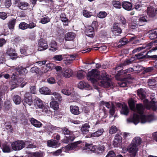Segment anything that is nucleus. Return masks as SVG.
Returning <instances> with one entry per match:
<instances>
[{
	"label": "nucleus",
	"instance_id": "1",
	"mask_svg": "<svg viewBox=\"0 0 157 157\" xmlns=\"http://www.w3.org/2000/svg\"><path fill=\"white\" fill-rule=\"evenodd\" d=\"M156 99H153L150 103L147 99H145L144 100V106L141 104L136 105L135 107L134 101L132 99L128 101V104L131 110L134 112L133 115L127 119L128 123H133L136 125L138 123L144 124L147 122H151L156 119V118L152 114L145 115L143 114L145 108L148 109H151L153 111H155L157 109V106L155 105Z\"/></svg>",
	"mask_w": 157,
	"mask_h": 157
},
{
	"label": "nucleus",
	"instance_id": "2",
	"mask_svg": "<svg viewBox=\"0 0 157 157\" xmlns=\"http://www.w3.org/2000/svg\"><path fill=\"white\" fill-rule=\"evenodd\" d=\"M99 72L97 70L93 69L89 71L87 75V79L93 83H95L99 81V85L105 88L112 87L113 83L109 80V76L106 73L103 71L99 76Z\"/></svg>",
	"mask_w": 157,
	"mask_h": 157
},
{
	"label": "nucleus",
	"instance_id": "3",
	"mask_svg": "<svg viewBox=\"0 0 157 157\" xmlns=\"http://www.w3.org/2000/svg\"><path fill=\"white\" fill-rule=\"evenodd\" d=\"M29 67V66H27L25 68L21 67V68H19L17 67H11L10 70L12 72H13L11 78H14L15 77H13V76L15 77L18 74L22 75L27 73L28 71L26 68Z\"/></svg>",
	"mask_w": 157,
	"mask_h": 157
},
{
	"label": "nucleus",
	"instance_id": "4",
	"mask_svg": "<svg viewBox=\"0 0 157 157\" xmlns=\"http://www.w3.org/2000/svg\"><path fill=\"white\" fill-rule=\"evenodd\" d=\"M63 133L66 135H69V136L66 137V139L67 140V142H69L71 141L74 140L75 137L77 136L76 135V134H78L79 132H78L76 131V132H74L73 134H72V132H70V131L66 128H63L62 129Z\"/></svg>",
	"mask_w": 157,
	"mask_h": 157
},
{
	"label": "nucleus",
	"instance_id": "5",
	"mask_svg": "<svg viewBox=\"0 0 157 157\" xmlns=\"http://www.w3.org/2000/svg\"><path fill=\"white\" fill-rule=\"evenodd\" d=\"M83 143L82 141H78L71 144H69L65 147L63 149L66 152H68L69 151L73 150L76 148L80 147Z\"/></svg>",
	"mask_w": 157,
	"mask_h": 157
},
{
	"label": "nucleus",
	"instance_id": "6",
	"mask_svg": "<svg viewBox=\"0 0 157 157\" xmlns=\"http://www.w3.org/2000/svg\"><path fill=\"white\" fill-rule=\"evenodd\" d=\"M25 142L22 140H18L13 142L11 144L12 149L15 151L20 150L24 148Z\"/></svg>",
	"mask_w": 157,
	"mask_h": 157
},
{
	"label": "nucleus",
	"instance_id": "7",
	"mask_svg": "<svg viewBox=\"0 0 157 157\" xmlns=\"http://www.w3.org/2000/svg\"><path fill=\"white\" fill-rule=\"evenodd\" d=\"M127 151L131 157H134L138 151V148L132 144L127 147Z\"/></svg>",
	"mask_w": 157,
	"mask_h": 157
},
{
	"label": "nucleus",
	"instance_id": "8",
	"mask_svg": "<svg viewBox=\"0 0 157 157\" xmlns=\"http://www.w3.org/2000/svg\"><path fill=\"white\" fill-rule=\"evenodd\" d=\"M38 48L39 51H42L47 49L48 48L46 41L43 39H40L38 42Z\"/></svg>",
	"mask_w": 157,
	"mask_h": 157
},
{
	"label": "nucleus",
	"instance_id": "9",
	"mask_svg": "<svg viewBox=\"0 0 157 157\" xmlns=\"http://www.w3.org/2000/svg\"><path fill=\"white\" fill-rule=\"evenodd\" d=\"M33 102L32 96L29 93H25L23 102L24 105H25L26 104H27L29 105H31Z\"/></svg>",
	"mask_w": 157,
	"mask_h": 157
},
{
	"label": "nucleus",
	"instance_id": "10",
	"mask_svg": "<svg viewBox=\"0 0 157 157\" xmlns=\"http://www.w3.org/2000/svg\"><path fill=\"white\" fill-rule=\"evenodd\" d=\"M34 105L36 109H43L44 105L42 101L38 97H36L34 100Z\"/></svg>",
	"mask_w": 157,
	"mask_h": 157
},
{
	"label": "nucleus",
	"instance_id": "11",
	"mask_svg": "<svg viewBox=\"0 0 157 157\" xmlns=\"http://www.w3.org/2000/svg\"><path fill=\"white\" fill-rule=\"evenodd\" d=\"M119 26V24L118 23L114 24L113 27L111 29L112 32L114 34L118 35L121 33L122 30Z\"/></svg>",
	"mask_w": 157,
	"mask_h": 157
},
{
	"label": "nucleus",
	"instance_id": "12",
	"mask_svg": "<svg viewBox=\"0 0 157 157\" xmlns=\"http://www.w3.org/2000/svg\"><path fill=\"white\" fill-rule=\"evenodd\" d=\"M6 54L9 56L13 59L17 58V54L15 49L10 48L7 49L6 52Z\"/></svg>",
	"mask_w": 157,
	"mask_h": 157
},
{
	"label": "nucleus",
	"instance_id": "13",
	"mask_svg": "<svg viewBox=\"0 0 157 157\" xmlns=\"http://www.w3.org/2000/svg\"><path fill=\"white\" fill-rule=\"evenodd\" d=\"M73 75L72 71L70 68L64 69L62 71V76L66 78H69Z\"/></svg>",
	"mask_w": 157,
	"mask_h": 157
},
{
	"label": "nucleus",
	"instance_id": "14",
	"mask_svg": "<svg viewBox=\"0 0 157 157\" xmlns=\"http://www.w3.org/2000/svg\"><path fill=\"white\" fill-rule=\"evenodd\" d=\"M78 88L81 89H85L87 90H90L91 89L90 85L84 81H80L78 84Z\"/></svg>",
	"mask_w": 157,
	"mask_h": 157
},
{
	"label": "nucleus",
	"instance_id": "15",
	"mask_svg": "<svg viewBox=\"0 0 157 157\" xmlns=\"http://www.w3.org/2000/svg\"><path fill=\"white\" fill-rule=\"evenodd\" d=\"M70 111L75 115H78L80 113L79 107L76 105H71L70 107Z\"/></svg>",
	"mask_w": 157,
	"mask_h": 157
},
{
	"label": "nucleus",
	"instance_id": "16",
	"mask_svg": "<svg viewBox=\"0 0 157 157\" xmlns=\"http://www.w3.org/2000/svg\"><path fill=\"white\" fill-rule=\"evenodd\" d=\"M85 34L87 36L90 37H93L94 36V29L93 27L90 26L86 29Z\"/></svg>",
	"mask_w": 157,
	"mask_h": 157
},
{
	"label": "nucleus",
	"instance_id": "17",
	"mask_svg": "<svg viewBox=\"0 0 157 157\" xmlns=\"http://www.w3.org/2000/svg\"><path fill=\"white\" fill-rule=\"evenodd\" d=\"M136 17V21L137 23L140 25V26L144 25L145 23L147 21V17L142 16L139 17L138 19Z\"/></svg>",
	"mask_w": 157,
	"mask_h": 157
},
{
	"label": "nucleus",
	"instance_id": "18",
	"mask_svg": "<svg viewBox=\"0 0 157 157\" xmlns=\"http://www.w3.org/2000/svg\"><path fill=\"white\" fill-rule=\"evenodd\" d=\"M141 139L140 137L137 136L133 138L131 144L138 147L141 144Z\"/></svg>",
	"mask_w": 157,
	"mask_h": 157
},
{
	"label": "nucleus",
	"instance_id": "19",
	"mask_svg": "<svg viewBox=\"0 0 157 157\" xmlns=\"http://www.w3.org/2000/svg\"><path fill=\"white\" fill-rule=\"evenodd\" d=\"M50 47L49 50L52 52H55L58 49V45L56 42L54 40L51 41L49 44Z\"/></svg>",
	"mask_w": 157,
	"mask_h": 157
},
{
	"label": "nucleus",
	"instance_id": "20",
	"mask_svg": "<svg viewBox=\"0 0 157 157\" xmlns=\"http://www.w3.org/2000/svg\"><path fill=\"white\" fill-rule=\"evenodd\" d=\"M60 144L56 140H51L47 142V145L48 147L56 148L58 147Z\"/></svg>",
	"mask_w": 157,
	"mask_h": 157
},
{
	"label": "nucleus",
	"instance_id": "21",
	"mask_svg": "<svg viewBox=\"0 0 157 157\" xmlns=\"http://www.w3.org/2000/svg\"><path fill=\"white\" fill-rule=\"evenodd\" d=\"M122 7L125 10L130 11L132 9V4L128 2H122Z\"/></svg>",
	"mask_w": 157,
	"mask_h": 157
},
{
	"label": "nucleus",
	"instance_id": "22",
	"mask_svg": "<svg viewBox=\"0 0 157 157\" xmlns=\"http://www.w3.org/2000/svg\"><path fill=\"white\" fill-rule=\"evenodd\" d=\"M55 67V65L54 64L49 63H47L44 68V70H42V73H45L47 72L50 70H52Z\"/></svg>",
	"mask_w": 157,
	"mask_h": 157
},
{
	"label": "nucleus",
	"instance_id": "23",
	"mask_svg": "<svg viewBox=\"0 0 157 157\" xmlns=\"http://www.w3.org/2000/svg\"><path fill=\"white\" fill-rule=\"evenodd\" d=\"M75 37V35L74 33L70 32L66 34L65 38L66 41H71L74 40Z\"/></svg>",
	"mask_w": 157,
	"mask_h": 157
},
{
	"label": "nucleus",
	"instance_id": "24",
	"mask_svg": "<svg viewBox=\"0 0 157 157\" xmlns=\"http://www.w3.org/2000/svg\"><path fill=\"white\" fill-rule=\"evenodd\" d=\"M51 98L52 100L58 101H61L62 99L61 95L59 94L56 92L53 93L52 94Z\"/></svg>",
	"mask_w": 157,
	"mask_h": 157
},
{
	"label": "nucleus",
	"instance_id": "25",
	"mask_svg": "<svg viewBox=\"0 0 157 157\" xmlns=\"http://www.w3.org/2000/svg\"><path fill=\"white\" fill-rule=\"evenodd\" d=\"M30 122L32 125L37 128L40 127L42 125V123L40 121L33 118H31Z\"/></svg>",
	"mask_w": 157,
	"mask_h": 157
},
{
	"label": "nucleus",
	"instance_id": "26",
	"mask_svg": "<svg viewBox=\"0 0 157 157\" xmlns=\"http://www.w3.org/2000/svg\"><path fill=\"white\" fill-rule=\"evenodd\" d=\"M86 150L87 151H90L93 152H97L96 150L97 149V147L96 146H93L91 144H86Z\"/></svg>",
	"mask_w": 157,
	"mask_h": 157
},
{
	"label": "nucleus",
	"instance_id": "27",
	"mask_svg": "<svg viewBox=\"0 0 157 157\" xmlns=\"http://www.w3.org/2000/svg\"><path fill=\"white\" fill-rule=\"evenodd\" d=\"M39 92L41 94L44 95L50 94L51 93V90L46 87L41 88L39 90Z\"/></svg>",
	"mask_w": 157,
	"mask_h": 157
},
{
	"label": "nucleus",
	"instance_id": "28",
	"mask_svg": "<svg viewBox=\"0 0 157 157\" xmlns=\"http://www.w3.org/2000/svg\"><path fill=\"white\" fill-rule=\"evenodd\" d=\"M147 13L148 15L150 17H153L155 15V10L152 7H148L147 9Z\"/></svg>",
	"mask_w": 157,
	"mask_h": 157
},
{
	"label": "nucleus",
	"instance_id": "29",
	"mask_svg": "<svg viewBox=\"0 0 157 157\" xmlns=\"http://www.w3.org/2000/svg\"><path fill=\"white\" fill-rule=\"evenodd\" d=\"M15 80L17 81V84L18 86L20 85L22 88L26 84V82H25L23 78L20 77L18 78L17 79Z\"/></svg>",
	"mask_w": 157,
	"mask_h": 157
},
{
	"label": "nucleus",
	"instance_id": "30",
	"mask_svg": "<svg viewBox=\"0 0 157 157\" xmlns=\"http://www.w3.org/2000/svg\"><path fill=\"white\" fill-rule=\"evenodd\" d=\"M90 126L88 124H85L83 125L81 128V130L83 134H86L89 131V129Z\"/></svg>",
	"mask_w": 157,
	"mask_h": 157
},
{
	"label": "nucleus",
	"instance_id": "31",
	"mask_svg": "<svg viewBox=\"0 0 157 157\" xmlns=\"http://www.w3.org/2000/svg\"><path fill=\"white\" fill-rule=\"evenodd\" d=\"M104 132V129L103 128L100 129L98 130L96 132L93 133L91 134V137H98L101 135L102 133Z\"/></svg>",
	"mask_w": 157,
	"mask_h": 157
},
{
	"label": "nucleus",
	"instance_id": "32",
	"mask_svg": "<svg viewBox=\"0 0 157 157\" xmlns=\"http://www.w3.org/2000/svg\"><path fill=\"white\" fill-rule=\"evenodd\" d=\"M17 6L21 10H25L28 8L29 4L27 2H21L17 5Z\"/></svg>",
	"mask_w": 157,
	"mask_h": 157
},
{
	"label": "nucleus",
	"instance_id": "33",
	"mask_svg": "<svg viewBox=\"0 0 157 157\" xmlns=\"http://www.w3.org/2000/svg\"><path fill=\"white\" fill-rule=\"evenodd\" d=\"M13 100L15 104L16 105L20 104L21 101V97L17 95H14Z\"/></svg>",
	"mask_w": 157,
	"mask_h": 157
},
{
	"label": "nucleus",
	"instance_id": "34",
	"mask_svg": "<svg viewBox=\"0 0 157 157\" xmlns=\"http://www.w3.org/2000/svg\"><path fill=\"white\" fill-rule=\"evenodd\" d=\"M50 106L54 110H57L59 109V105L57 101H54L50 103Z\"/></svg>",
	"mask_w": 157,
	"mask_h": 157
},
{
	"label": "nucleus",
	"instance_id": "35",
	"mask_svg": "<svg viewBox=\"0 0 157 157\" xmlns=\"http://www.w3.org/2000/svg\"><path fill=\"white\" fill-rule=\"evenodd\" d=\"M129 112V109L128 107L125 105L123 106L122 109L121 110V113L125 115H128Z\"/></svg>",
	"mask_w": 157,
	"mask_h": 157
},
{
	"label": "nucleus",
	"instance_id": "36",
	"mask_svg": "<svg viewBox=\"0 0 157 157\" xmlns=\"http://www.w3.org/2000/svg\"><path fill=\"white\" fill-rule=\"evenodd\" d=\"M138 94L140 99H144L145 97L146 93L143 89H140L138 90Z\"/></svg>",
	"mask_w": 157,
	"mask_h": 157
},
{
	"label": "nucleus",
	"instance_id": "37",
	"mask_svg": "<svg viewBox=\"0 0 157 157\" xmlns=\"http://www.w3.org/2000/svg\"><path fill=\"white\" fill-rule=\"evenodd\" d=\"M136 17H135L133 18L132 22L130 26V28L132 29H135L140 26V25L136 22Z\"/></svg>",
	"mask_w": 157,
	"mask_h": 157
},
{
	"label": "nucleus",
	"instance_id": "38",
	"mask_svg": "<svg viewBox=\"0 0 157 157\" xmlns=\"http://www.w3.org/2000/svg\"><path fill=\"white\" fill-rule=\"evenodd\" d=\"M61 21L63 22V25L65 26L68 25V21L67 19L65 17L64 14H62L60 16Z\"/></svg>",
	"mask_w": 157,
	"mask_h": 157
},
{
	"label": "nucleus",
	"instance_id": "39",
	"mask_svg": "<svg viewBox=\"0 0 157 157\" xmlns=\"http://www.w3.org/2000/svg\"><path fill=\"white\" fill-rule=\"evenodd\" d=\"M15 22V19H11L9 21L8 24V27L10 29H13Z\"/></svg>",
	"mask_w": 157,
	"mask_h": 157
},
{
	"label": "nucleus",
	"instance_id": "40",
	"mask_svg": "<svg viewBox=\"0 0 157 157\" xmlns=\"http://www.w3.org/2000/svg\"><path fill=\"white\" fill-rule=\"evenodd\" d=\"M84 72L82 71H78L77 73V77L79 79H82L84 78L85 74Z\"/></svg>",
	"mask_w": 157,
	"mask_h": 157
},
{
	"label": "nucleus",
	"instance_id": "41",
	"mask_svg": "<svg viewBox=\"0 0 157 157\" xmlns=\"http://www.w3.org/2000/svg\"><path fill=\"white\" fill-rule=\"evenodd\" d=\"M2 150L4 152H10V149L9 145L4 144L2 146Z\"/></svg>",
	"mask_w": 157,
	"mask_h": 157
},
{
	"label": "nucleus",
	"instance_id": "42",
	"mask_svg": "<svg viewBox=\"0 0 157 157\" xmlns=\"http://www.w3.org/2000/svg\"><path fill=\"white\" fill-rule=\"evenodd\" d=\"M64 56V55H56L53 57V59L55 60L60 61L63 59Z\"/></svg>",
	"mask_w": 157,
	"mask_h": 157
},
{
	"label": "nucleus",
	"instance_id": "43",
	"mask_svg": "<svg viewBox=\"0 0 157 157\" xmlns=\"http://www.w3.org/2000/svg\"><path fill=\"white\" fill-rule=\"evenodd\" d=\"M146 52V51H144L143 52H140L138 54L136 55V56L138 59H141L145 58L146 57V56L143 55V54L144 53H145Z\"/></svg>",
	"mask_w": 157,
	"mask_h": 157
},
{
	"label": "nucleus",
	"instance_id": "44",
	"mask_svg": "<svg viewBox=\"0 0 157 157\" xmlns=\"http://www.w3.org/2000/svg\"><path fill=\"white\" fill-rule=\"evenodd\" d=\"M28 24L24 22L20 23L19 25V28L22 30H25L27 29Z\"/></svg>",
	"mask_w": 157,
	"mask_h": 157
},
{
	"label": "nucleus",
	"instance_id": "45",
	"mask_svg": "<svg viewBox=\"0 0 157 157\" xmlns=\"http://www.w3.org/2000/svg\"><path fill=\"white\" fill-rule=\"evenodd\" d=\"M31 155L34 157H43V153L41 152H33L31 153Z\"/></svg>",
	"mask_w": 157,
	"mask_h": 157
},
{
	"label": "nucleus",
	"instance_id": "46",
	"mask_svg": "<svg viewBox=\"0 0 157 157\" xmlns=\"http://www.w3.org/2000/svg\"><path fill=\"white\" fill-rule=\"evenodd\" d=\"M112 4L113 6L116 8L120 9L121 8V5L118 1H113Z\"/></svg>",
	"mask_w": 157,
	"mask_h": 157
},
{
	"label": "nucleus",
	"instance_id": "47",
	"mask_svg": "<svg viewBox=\"0 0 157 157\" xmlns=\"http://www.w3.org/2000/svg\"><path fill=\"white\" fill-rule=\"evenodd\" d=\"M55 69L56 71V74H57V75L61 77L62 73L61 67L59 66H57L55 67Z\"/></svg>",
	"mask_w": 157,
	"mask_h": 157
},
{
	"label": "nucleus",
	"instance_id": "48",
	"mask_svg": "<svg viewBox=\"0 0 157 157\" xmlns=\"http://www.w3.org/2000/svg\"><path fill=\"white\" fill-rule=\"evenodd\" d=\"M40 71V69L37 67H33L30 70V71L31 72L33 73H35L36 74L39 73Z\"/></svg>",
	"mask_w": 157,
	"mask_h": 157
},
{
	"label": "nucleus",
	"instance_id": "49",
	"mask_svg": "<svg viewBox=\"0 0 157 157\" xmlns=\"http://www.w3.org/2000/svg\"><path fill=\"white\" fill-rule=\"evenodd\" d=\"M83 14L84 16L86 17H89L92 16V14L90 12L86 10H83Z\"/></svg>",
	"mask_w": 157,
	"mask_h": 157
},
{
	"label": "nucleus",
	"instance_id": "50",
	"mask_svg": "<svg viewBox=\"0 0 157 157\" xmlns=\"http://www.w3.org/2000/svg\"><path fill=\"white\" fill-rule=\"evenodd\" d=\"M107 13L105 12H100L98 14V17L101 18H103L107 16Z\"/></svg>",
	"mask_w": 157,
	"mask_h": 157
},
{
	"label": "nucleus",
	"instance_id": "51",
	"mask_svg": "<svg viewBox=\"0 0 157 157\" xmlns=\"http://www.w3.org/2000/svg\"><path fill=\"white\" fill-rule=\"evenodd\" d=\"M117 131V128L115 126H113L111 127L109 131V133L110 134H113L116 132Z\"/></svg>",
	"mask_w": 157,
	"mask_h": 157
},
{
	"label": "nucleus",
	"instance_id": "52",
	"mask_svg": "<svg viewBox=\"0 0 157 157\" xmlns=\"http://www.w3.org/2000/svg\"><path fill=\"white\" fill-rule=\"evenodd\" d=\"M50 21V19L48 17H45L41 18V21L43 24L47 23Z\"/></svg>",
	"mask_w": 157,
	"mask_h": 157
},
{
	"label": "nucleus",
	"instance_id": "53",
	"mask_svg": "<svg viewBox=\"0 0 157 157\" xmlns=\"http://www.w3.org/2000/svg\"><path fill=\"white\" fill-rule=\"evenodd\" d=\"M61 92L63 94L67 95H70L71 93V92L67 88L62 89Z\"/></svg>",
	"mask_w": 157,
	"mask_h": 157
},
{
	"label": "nucleus",
	"instance_id": "54",
	"mask_svg": "<svg viewBox=\"0 0 157 157\" xmlns=\"http://www.w3.org/2000/svg\"><path fill=\"white\" fill-rule=\"evenodd\" d=\"M118 84L121 87H124L127 85V82L126 80H123L120 81Z\"/></svg>",
	"mask_w": 157,
	"mask_h": 157
},
{
	"label": "nucleus",
	"instance_id": "55",
	"mask_svg": "<svg viewBox=\"0 0 157 157\" xmlns=\"http://www.w3.org/2000/svg\"><path fill=\"white\" fill-rule=\"evenodd\" d=\"M121 134L123 136L125 139H129L131 137V134L130 133L127 132H121Z\"/></svg>",
	"mask_w": 157,
	"mask_h": 157
},
{
	"label": "nucleus",
	"instance_id": "56",
	"mask_svg": "<svg viewBox=\"0 0 157 157\" xmlns=\"http://www.w3.org/2000/svg\"><path fill=\"white\" fill-rule=\"evenodd\" d=\"M11 90H12L14 89L17 87L18 86L17 84V81L15 80H13L11 83Z\"/></svg>",
	"mask_w": 157,
	"mask_h": 157
},
{
	"label": "nucleus",
	"instance_id": "57",
	"mask_svg": "<svg viewBox=\"0 0 157 157\" xmlns=\"http://www.w3.org/2000/svg\"><path fill=\"white\" fill-rule=\"evenodd\" d=\"M134 71V69L132 68H129L128 69H126L122 71L121 73L124 74H126L128 73H130Z\"/></svg>",
	"mask_w": 157,
	"mask_h": 157
},
{
	"label": "nucleus",
	"instance_id": "58",
	"mask_svg": "<svg viewBox=\"0 0 157 157\" xmlns=\"http://www.w3.org/2000/svg\"><path fill=\"white\" fill-rule=\"evenodd\" d=\"M134 69L135 70V71H140L143 70V67L139 65L134 66Z\"/></svg>",
	"mask_w": 157,
	"mask_h": 157
},
{
	"label": "nucleus",
	"instance_id": "59",
	"mask_svg": "<svg viewBox=\"0 0 157 157\" xmlns=\"http://www.w3.org/2000/svg\"><path fill=\"white\" fill-rule=\"evenodd\" d=\"M120 42L121 43L122 45H124L127 44L128 43V41L126 38H123L121 39L120 40Z\"/></svg>",
	"mask_w": 157,
	"mask_h": 157
},
{
	"label": "nucleus",
	"instance_id": "60",
	"mask_svg": "<svg viewBox=\"0 0 157 157\" xmlns=\"http://www.w3.org/2000/svg\"><path fill=\"white\" fill-rule=\"evenodd\" d=\"M47 81L50 84H53L56 83V80L53 77H50L47 79Z\"/></svg>",
	"mask_w": 157,
	"mask_h": 157
},
{
	"label": "nucleus",
	"instance_id": "61",
	"mask_svg": "<svg viewBox=\"0 0 157 157\" xmlns=\"http://www.w3.org/2000/svg\"><path fill=\"white\" fill-rule=\"evenodd\" d=\"M46 128V130L48 132H51L55 128L51 125L46 126L45 127Z\"/></svg>",
	"mask_w": 157,
	"mask_h": 157
},
{
	"label": "nucleus",
	"instance_id": "62",
	"mask_svg": "<svg viewBox=\"0 0 157 157\" xmlns=\"http://www.w3.org/2000/svg\"><path fill=\"white\" fill-rule=\"evenodd\" d=\"M11 2L10 0H6L5 2V6L7 8L9 7L11 5Z\"/></svg>",
	"mask_w": 157,
	"mask_h": 157
},
{
	"label": "nucleus",
	"instance_id": "63",
	"mask_svg": "<svg viewBox=\"0 0 157 157\" xmlns=\"http://www.w3.org/2000/svg\"><path fill=\"white\" fill-rule=\"evenodd\" d=\"M36 25L33 22H31L28 24L27 29H32L36 27Z\"/></svg>",
	"mask_w": 157,
	"mask_h": 157
},
{
	"label": "nucleus",
	"instance_id": "64",
	"mask_svg": "<svg viewBox=\"0 0 157 157\" xmlns=\"http://www.w3.org/2000/svg\"><path fill=\"white\" fill-rule=\"evenodd\" d=\"M115 154L114 152L112 151H109L106 157H115Z\"/></svg>",
	"mask_w": 157,
	"mask_h": 157
}]
</instances>
